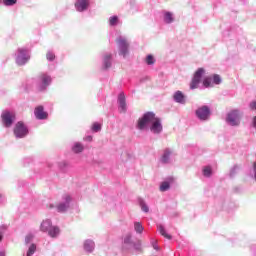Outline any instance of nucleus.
<instances>
[{"instance_id": "1", "label": "nucleus", "mask_w": 256, "mask_h": 256, "mask_svg": "<svg viewBox=\"0 0 256 256\" xmlns=\"http://www.w3.org/2000/svg\"><path fill=\"white\" fill-rule=\"evenodd\" d=\"M138 129L140 131L148 129L152 135H161L163 133V121L154 112H146L138 120Z\"/></svg>"}, {"instance_id": "2", "label": "nucleus", "mask_w": 256, "mask_h": 256, "mask_svg": "<svg viewBox=\"0 0 256 256\" xmlns=\"http://www.w3.org/2000/svg\"><path fill=\"white\" fill-rule=\"evenodd\" d=\"M29 59H31V53L27 48H18L15 54V61L19 67H23V65H27L29 63Z\"/></svg>"}, {"instance_id": "3", "label": "nucleus", "mask_w": 256, "mask_h": 256, "mask_svg": "<svg viewBox=\"0 0 256 256\" xmlns=\"http://www.w3.org/2000/svg\"><path fill=\"white\" fill-rule=\"evenodd\" d=\"M226 123L230 125V127H239V125H241V111L232 110L228 112Z\"/></svg>"}, {"instance_id": "4", "label": "nucleus", "mask_w": 256, "mask_h": 256, "mask_svg": "<svg viewBox=\"0 0 256 256\" xmlns=\"http://www.w3.org/2000/svg\"><path fill=\"white\" fill-rule=\"evenodd\" d=\"M206 71L204 68H198L194 75L193 78L190 82V89L193 91L195 89H199V85H201V80L203 79V76L205 75Z\"/></svg>"}, {"instance_id": "5", "label": "nucleus", "mask_w": 256, "mask_h": 256, "mask_svg": "<svg viewBox=\"0 0 256 256\" xmlns=\"http://www.w3.org/2000/svg\"><path fill=\"white\" fill-rule=\"evenodd\" d=\"M117 45L118 55L124 59L127 58L129 55V44L127 43V39H125L123 36H119L117 39Z\"/></svg>"}, {"instance_id": "6", "label": "nucleus", "mask_w": 256, "mask_h": 256, "mask_svg": "<svg viewBox=\"0 0 256 256\" xmlns=\"http://www.w3.org/2000/svg\"><path fill=\"white\" fill-rule=\"evenodd\" d=\"M51 76L48 74H40L36 79L37 89L39 91H45L51 85Z\"/></svg>"}, {"instance_id": "7", "label": "nucleus", "mask_w": 256, "mask_h": 256, "mask_svg": "<svg viewBox=\"0 0 256 256\" xmlns=\"http://www.w3.org/2000/svg\"><path fill=\"white\" fill-rule=\"evenodd\" d=\"M72 200L73 199L71 198V195L65 194L62 197V201L56 206V211H58V213H65V212L69 211V208L71 207Z\"/></svg>"}, {"instance_id": "8", "label": "nucleus", "mask_w": 256, "mask_h": 256, "mask_svg": "<svg viewBox=\"0 0 256 256\" xmlns=\"http://www.w3.org/2000/svg\"><path fill=\"white\" fill-rule=\"evenodd\" d=\"M195 113L199 121H209L211 118V108L207 105L197 108Z\"/></svg>"}, {"instance_id": "9", "label": "nucleus", "mask_w": 256, "mask_h": 256, "mask_svg": "<svg viewBox=\"0 0 256 256\" xmlns=\"http://www.w3.org/2000/svg\"><path fill=\"white\" fill-rule=\"evenodd\" d=\"M14 135L16 139H23L29 135V128L23 122H17L14 127Z\"/></svg>"}, {"instance_id": "10", "label": "nucleus", "mask_w": 256, "mask_h": 256, "mask_svg": "<svg viewBox=\"0 0 256 256\" xmlns=\"http://www.w3.org/2000/svg\"><path fill=\"white\" fill-rule=\"evenodd\" d=\"M117 107L118 113L125 115L127 113V98L125 97V93L120 92L117 97Z\"/></svg>"}, {"instance_id": "11", "label": "nucleus", "mask_w": 256, "mask_h": 256, "mask_svg": "<svg viewBox=\"0 0 256 256\" xmlns=\"http://www.w3.org/2000/svg\"><path fill=\"white\" fill-rule=\"evenodd\" d=\"M2 124L4 127H11L15 121V114L13 112L4 111L1 114Z\"/></svg>"}, {"instance_id": "12", "label": "nucleus", "mask_w": 256, "mask_h": 256, "mask_svg": "<svg viewBox=\"0 0 256 256\" xmlns=\"http://www.w3.org/2000/svg\"><path fill=\"white\" fill-rule=\"evenodd\" d=\"M173 157H175L173 150H171V148H166L162 153L160 161L164 165H168L169 163H173Z\"/></svg>"}, {"instance_id": "13", "label": "nucleus", "mask_w": 256, "mask_h": 256, "mask_svg": "<svg viewBox=\"0 0 256 256\" xmlns=\"http://www.w3.org/2000/svg\"><path fill=\"white\" fill-rule=\"evenodd\" d=\"M113 65V54L105 53L102 55V69L107 71V69H111Z\"/></svg>"}, {"instance_id": "14", "label": "nucleus", "mask_w": 256, "mask_h": 256, "mask_svg": "<svg viewBox=\"0 0 256 256\" xmlns=\"http://www.w3.org/2000/svg\"><path fill=\"white\" fill-rule=\"evenodd\" d=\"M89 5V0H77L75 3V9L79 13H83V11H87V9H89Z\"/></svg>"}, {"instance_id": "15", "label": "nucleus", "mask_w": 256, "mask_h": 256, "mask_svg": "<svg viewBox=\"0 0 256 256\" xmlns=\"http://www.w3.org/2000/svg\"><path fill=\"white\" fill-rule=\"evenodd\" d=\"M83 250L88 255L95 251V241L92 239H86L83 242Z\"/></svg>"}, {"instance_id": "16", "label": "nucleus", "mask_w": 256, "mask_h": 256, "mask_svg": "<svg viewBox=\"0 0 256 256\" xmlns=\"http://www.w3.org/2000/svg\"><path fill=\"white\" fill-rule=\"evenodd\" d=\"M34 115H35L36 119H39L40 121H43V120L47 119V117H49V114H47V112H45L43 106L36 107L34 110Z\"/></svg>"}, {"instance_id": "17", "label": "nucleus", "mask_w": 256, "mask_h": 256, "mask_svg": "<svg viewBox=\"0 0 256 256\" xmlns=\"http://www.w3.org/2000/svg\"><path fill=\"white\" fill-rule=\"evenodd\" d=\"M173 99L175 103H179L180 105H185V103H187V98L185 97V94H183V92L179 90L173 94Z\"/></svg>"}, {"instance_id": "18", "label": "nucleus", "mask_w": 256, "mask_h": 256, "mask_svg": "<svg viewBox=\"0 0 256 256\" xmlns=\"http://www.w3.org/2000/svg\"><path fill=\"white\" fill-rule=\"evenodd\" d=\"M122 23L121 18H119L117 15H112L108 18L109 27H119V25H122Z\"/></svg>"}, {"instance_id": "19", "label": "nucleus", "mask_w": 256, "mask_h": 256, "mask_svg": "<svg viewBox=\"0 0 256 256\" xmlns=\"http://www.w3.org/2000/svg\"><path fill=\"white\" fill-rule=\"evenodd\" d=\"M52 227H53V222H51L50 219H45L40 224V231H42V233H48V231Z\"/></svg>"}, {"instance_id": "20", "label": "nucleus", "mask_w": 256, "mask_h": 256, "mask_svg": "<svg viewBox=\"0 0 256 256\" xmlns=\"http://www.w3.org/2000/svg\"><path fill=\"white\" fill-rule=\"evenodd\" d=\"M120 249L122 251H129V234L122 236L120 241Z\"/></svg>"}, {"instance_id": "21", "label": "nucleus", "mask_w": 256, "mask_h": 256, "mask_svg": "<svg viewBox=\"0 0 256 256\" xmlns=\"http://www.w3.org/2000/svg\"><path fill=\"white\" fill-rule=\"evenodd\" d=\"M157 230L159 231L160 235H162V237H165V239H172V236L170 234H167V231L165 230V226H163V224H158Z\"/></svg>"}, {"instance_id": "22", "label": "nucleus", "mask_w": 256, "mask_h": 256, "mask_svg": "<svg viewBox=\"0 0 256 256\" xmlns=\"http://www.w3.org/2000/svg\"><path fill=\"white\" fill-rule=\"evenodd\" d=\"M59 233H60V230H59V227L57 226H52L48 231L49 237H52L53 239H55V237H59Z\"/></svg>"}, {"instance_id": "23", "label": "nucleus", "mask_w": 256, "mask_h": 256, "mask_svg": "<svg viewBox=\"0 0 256 256\" xmlns=\"http://www.w3.org/2000/svg\"><path fill=\"white\" fill-rule=\"evenodd\" d=\"M85 147L80 142H75L72 146L73 153H83Z\"/></svg>"}, {"instance_id": "24", "label": "nucleus", "mask_w": 256, "mask_h": 256, "mask_svg": "<svg viewBox=\"0 0 256 256\" xmlns=\"http://www.w3.org/2000/svg\"><path fill=\"white\" fill-rule=\"evenodd\" d=\"M36 251H37V244L35 243L28 244V250L26 252V256H33L35 255Z\"/></svg>"}, {"instance_id": "25", "label": "nucleus", "mask_w": 256, "mask_h": 256, "mask_svg": "<svg viewBox=\"0 0 256 256\" xmlns=\"http://www.w3.org/2000/svg\"><path fill=\"white\" fill-rule=\"evenodd\" d=\"M202 175L204 177H211V175H213V168L211 166H204L202 169Z\"/></svg>"}, {"instance_id": "26", "label": "nucleus", "mask_w": 256, "mask_h": 256, "mask_svg": "<svg viewBox=\"0 0 256 256\" xmlns=\"http://www.w3.org/2000/svg\"><path fill=\"white\" fill-rule=\"evenodd\" d=\"M203 86L206 89H209V87H213V78H212V76H208V77H205L203 79Z\"/></svg>"}, {"instance_id": "27", "label": "nucleus", "mask_w": 256, "mask_h": 256, "mask_svg": "<svg viewBox=\"0 0 256 256\" xmlns=\"http://www.w3.org/2000/svg\"><path fill=\"white\" fill-rule=\"evenodd\" d=\"M145 228L143 227V224L141 222H134V231L138 234L141 235Z\"/></svg>"}, {"instance_id": "28", "label": "nucleus", "mask_w": 256, "mask_h": 256, "mask_svg": "<svg viewBox=\"0 0 256 256\" xmlns=\"http://www.w3.org/2000/svg\"><path fill=\"white\" fill-rule=\"evenodd\" d=\"M164 21L167 24L173 23V21H175V18L173 17V13L165 12V14H164Z\"/></svg>"}, {"instance_id": "29", "label": "nucleus", "mask_w": 256, "mask_h": 256, "mask_svg": "<svg viewBox=\"0 0 256 256\" xmlns=\"http://www.w3.org/2000/svg\"><path fill=\"white\" fill-rule=\"evenodd\" d=\"M138 203L141 207V210L143 211V213H149V206L147 205V203L145 202V200L143 199H139Z\"/></svg>"}, {"instance_id": "30", "label": "nucleus", "mask_w": 256, "mask_h": 256, "mask_svg": "<svg viewBox=\"0 0 256 256\" xmlns=\"http://www.w3.org/2000/svg\"><path fill=\"white\" fill-rule=\"evenodd\" d=\"M170 188H171V184L167 181L162 182L160 185V191L162 192L169 191Z\"/></svg>"}, {"instance_id": "31", "label": "nucleus", "mask_w": 256, "mask_h": 256, "mask_svg": "<svg viewBox=\"0 0 256 256\" xmlns=\"http://www.w3.org/2000/svg\"><path fill=\"white\" fill-rule=\"evenodd\" d=\"M33 239H35V235L32 233L27 234L25 237V245H31V243H33Z\"/></svg>"}, {"instance_id": "32", "label": "nucleus", "mask_w": 256, "mask_h": 256, "mask_svg": "<svg viewBox=\"0 0 256 256\" xmlns=\"http://www.w3.org/2000/svg\"><path fill=\"white\" fill-rule=\"evenodd\" d=\"M130 247L134 249V251H141V241H137L136 243L130 242Z\"/></svg>"}, {"instance_id": "33", "label": "nucleus", "mask_w": 256, "mask_h": 256, "mask_svg": "<svg viewBox=\"0 0 256 256\" xmlns=\"http://www.w3.org/2000/svg\"><path fill=\"white\" fill-rule=\"evenodd\" d=\"M3 2V5H5L6 7H13V5H15L17 3V0H0Z\"/></svg>"}, {"instance_id": "34", "label": "nucleus", "mask_w": 256, "mask_h": 256, "mask_svg": "<svg viewBox=\"0 0 256 256\" xmlns=\"http://www.w3.org/2000/svg\"><path fill=\"white\" fill-rule=\"evenodd\" d=\"M145 63L148 65H155V57L153 55H147L145 59Z\"/></svg>"}, {"instance_id": "35", "label": "nucleus", "mask_w": 256, "mask_h": 256, "mask_svg": "<svg viewBox=\"0 0 256 256\" xmlns=\"http://www.w3.org/2000/svg\"><path fill=\"white\" fill-rule=\"evenodd\" d=\"M212 83L213 85H221V76L214 74L212 76Z\"/></svg>"}, {"instance_id": "36", "label": "nucleus", "mask_w": 256, "mask_h": 256, "mask_svg": "<svg viewBox=\"0 0 256 256\" xmlns=\"http://www.w3.org/2000/svg\"><path fill=\"white\" fill-rule=\"evenodd\" d=\"M47 61H55V53L48 51L46 54Z\"/></svg>"}, {"instance_id": "37", "label": "nucleus", "mask_w": 256, "mask_h": 256, "mask_svg": "<svg viewBox=\"0 0 256 256\" xmlns=\"http://www.w3.org/2000/svg\"><path fill=\"white\" fill-rule=\"evenodd\" d=\"M92 131L94 132V133H99V131H101V124H99V123H94L93 125H92Z\"/></svg>"}, {"instance_id": "38", "label": "nucleus", "mask_w": 256, "mask_h": 256, "mask_svg": "<svg viewBox=\"0 0 256 256\" xmlns=\"http://www.w3.org/2000/svg\"><path fill=\"white\" fill-rule=\"evenodd\" d=\"M237 173H239V166H234L230 170V177H235V175H237Z\"/></svg>"}, {"instance_id": "39", "label": "nucleus", "mask_w": 256, "mask_h": 256, "mask_svg": "<svg viewBox=\"0 0 256 256\" xmlns=\"http://www.w3.org/2000/svg\"><path fill=\"white\" fill-rule=\"evenodd\" d=\"M6 230H7V226L5 225L0 226V242L3 241V235L5 234Z\"/></svg>"}, {"instance_id": "40", "label": "nucleus", "mask_w": 256, "mask_h": 256, "mask_svg": "<svg viewBox=\"0 0 256 256\" xmlns=\"http://www.w3.org/2000/svg\"><path fill=\"white\" fill-rule=\"evenodd\" d=\"M152 247L155 251H159V245H157V241H152Z\"/></svg>"}, {"instance_id": "41", "label": "nucleus", "mask_w": 256, "mask_h": 256, "mask_svg": "<svg viewBox=\"0 0 256 256\" xmlns=\"http://www.w3.org/2000/svg\"><path fill=\"white\" fill-rule=\"evenodd\" d=\"M253 173H254V179L256 181V162L253 164Z\"/></svg>"}, {"instance_id": "42", "label": "nucleus", "mask_w": 256, "mask_h": 256, "mask_svg": "<svg viewBox=\"0 0 256 256\" xmlns=\"http://www.w3.org/2000/svg\"><path fill=\"white\" fill-rule=\"evenodd\" d=\"M252 126L254 129H256V116H254L252 119Z\"/></svg>"}, {"instance_id": "43", "label": "nucleus", "mask_w": 256, "mask_h": 256, "mask_svg": "<svg viewBox=\"0 0 256 256\" xmlns=\"http://www.w3.org/2000/svg\"><path fill=\"white\" fill-rule=\"evenodd\" d=\"M86 139H87V141H92L93 137L92 136H88Z\"/></svg>"}, {"instance_id": "44", "label": "nucleus", "mask_w": 256, "mask_h": 256, "mask_svg": "<svg viewBox=\"0 0 256 256\" xmlns=\"http://www.w3.org/2000/svg\"><path fill=\"white\" fill-rule=\"evenodd\" d=\"M0 256H5V251H1Z\"/></svg>"}, {"instance_id": "45", "label": "nucleus", "mask_w": 256, "mask_h": 256, "mask_svg": "<svg viewBox=\"0 0 256 256\" xmlns=\"http://www.w3.org/2000/svg\"><path fill=\"white\" fill-rule=\"evenodd\" d=\"M1 197H3V195L0 194V199H1Z\"/></svg>"}, {"instance_id": "46", "label": "nucleus", "mask_w": 256, "mask_h": 256, "mask_svg": "<svg viewBox=\"0 0 256 256\" xmlns=\"http://www.w3.org/2000/svg\"><path fill=\"white\" fill-rule=\"evenodd\" d=\"M50 207L53 208V205H51Z\"/></svg>"}]
</instances>
